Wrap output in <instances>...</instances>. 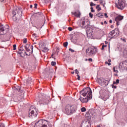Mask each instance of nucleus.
<instances>
[{
    "instance_id": "774afa93",
    "label": "nucleus",
    "mask_w": 127,
    "mask_h": 127,
    "mask_svg": "<svg viewBox=\"0 0 127 127\" xmlns=\"http://www.w3.org/2000/svg\"><path fill=\"white\" fill-rule=\"evenodd\" d=\"M86 127H90V126H89V125H87Z\"/></svg>"
},
{
    "instance_id": "4c0bfd02",
    "label": "nucleus",
    "mask_w": 127,
    "mask_h": 127,
    "mask_svg": "<svg viewBox=\"0 0 127 127\" xmlns=\"http://www.w3.org/2000/svg\"><path fill=\"white\" fill-rule=\"evenodd\" d=\"M105 47H107V45H103V46H102V50H104V49L105 48Z\"/></svg>"
},
{
    "instance_id": "864d4df0",
    "label": "nucleus",
    "mask_w": 127,
    "mask_h": 127,
    "mask_svg": "<svg viewBox=\"0 0 127 127\" xmlns=\"http://www.w3.org/2000/svg\"><path fill=\"white\" fill-rule=\"evenodd\" d=\"M108 62H109V63H111V62H112V60H111V59L108 60Z\"/></svg>"
},
{
    "instance_id": "3c124183",
    "label": "nucleus",
    "mask_w": 127,
    "mask_h": 127,
    "mask_svg": "<svg viewBox=\"0 0 127 127\" xmlns=\"http://www.w3.org/2000/svg\"><path fill=\"white\" fill-rule=\"evenodd\" d=\"M121 40L123 41L124 42H126V39H123V38H121Z\"/></svg>"
},
{
    "instance_id": "37998d69",
    "label": "nucleus",
    "mask_w": 127,
    "mask_h": 127,
    "mask_svg": "<svg viewBox=\"0 0 127 127\" xmlns=\"http://www.w3.org/2000/svg\"><path fill=\"white\" fill-rule=\"evenodd\" d=\"M49 1H50V0H45V2L46 3H48V2H49Z\"/></svg>"
},
{
    "instance_id": "ea45409f",
    "label": "nucleus",
    "mask_w": 127,
    "mask_h": 127,
    "mask_svg": "<svg viewBox=\"0 0 127 127\" xmlns=\"http://www.w3.org/2000/svg\"><path fill=\"white\" fill-rule=\"evenodd\" d=\"M76 76H77V77H78L77 80H79L80 79H81V76H80V75L79 74H77Z\"/></svg>"
},
{
    "instance_id": "052dcab7",
    "label": "nucleus",
    "mask_w": 127,
    "mask_h": 127,
    "mask_svg": "<svg viewBox=\"0 0 127 127\" xmlns=\"http://www.w3.org/2000/svg\"><path fill=\"white\" fill-rule=\"evenodd\" d=\"M30 8H32V5H30Z\"/></svg>"
},
{
    "instance_id": "5701e85b",
    "label": "nucleus",
    "mask_w": 127,
    "mask_h": 127,
    "mask_svg": "<svg viewBox=\"0 0 127 127\" xmlns=\"http://www.w3.org/2000/svg\"><path fill=\"white\" fill-rule=\"evenodd\" d=\"M52 76H53V72H51L49 73V75L48 76L49 79H51L52 78Z\"/></svg>"
},
{
    "instance_id": "f8f14e48",
    "label": "nucleus",
    "mask_w": 127,
    "mask_h": 127,
    "mask_svg": "<svg viewBox=\"0 0 127 127\" xmlns=\"http://www.w3.org/2000/svg\"><path fill=\"white\" fill-rule=\"evenodd\" d=\"M87 21H88V20H86L85 18L83 17L80 21V26L83 27V26L87 24Z\"/></svg>"
},
{
    "instance_id": "cd10ccee",
    "label": "nucleus",
    "mask_w": 127,
    "mask_h": 127,
    "mask_svg": "<svg viewBox=\"0 0 127 127\" xmlns=\"http://www.w3.org/2000/svg\"><path fill=\"white\" fill-rule=\"evenodd\" d=\"M71 41L72 42H73V43H74V44H76V43H77V39H71Z\"/></svg>"
},
{
    "instance_id": "a878e982",
    "label": "nucleus",
    "mask_w": 127,
    "mask_h": 127,
    "mask_svg": "<svg viewBox=\"0 0 127 127\" xmlns=\"http://www.w3.org/2000/svg\"><path fill=\"white\" fill-rule=\"evenodd\" d=\"M86 108L85 107H82L81 109V111L83 113L84 112H86Z\"/></svg>"
},
{
    "instance_id": "a211bd4d",
    "label": "nucleus",
    "mask_w": 127,
    "mask_h": 127,
    "mask_svg": "<svg viewBox=\"0 0 127 127\" xmlns=\"http://www.w3.org/2000/svg\"><path fill=\"white\" fill-rule=\"evenodd\" d=\"M113 71L114 72H115L116 74H118V73H119V70H118V66H114L113 67Z\"/></svg>"
},
{
    "instance_id": "2f4dec72",
    "label": "nucleus",
    "mask_w": 127,
    "mask_h": 127,
    "mask_svg": "<svg viewBox=\"0 0 127 127\" xmlns=\"http://www.w3.org/2000/svg\"><path fill=\"white\" fill-rule=\"evenodd\" d=\"M12 16H14V15H16V12L13 11L12 12Z\"/></svg>"
},
{
    "instance_id": "338daca9",
    "label": "nucleus",
    "mask_w": 127,
    "mask_h": 127,
    "mask_svg": "<svg viewBox=\"0 0 127 127\" xmlns=\"http://www.w3.org/2000/svg\"><path fill=\"white\" fill-rule=\"evenodd\" d=\"M97 127H101L100 125L97 126Z\"/></svg>"
},
{
    "instance_id": "dca6fc26",
    "label": "nucleus",
    "mask_w": 127,
    "mask_h": 127,
    "mask_svg": "<svg viewBox=\"0 0 127 127\" xmlns=\"http://www.w3.org/2000/svg\"><path fill=\"white\" fill-rule=\"evenodd\" d=\"M73 14H74L75 16H76V17H79L80 15H81V13L79 11H76Z\"/></svg>"
},
{
    "instance_id": "bf43d9fd",
    "label": "nucleus",
    "mask_w": 127,
    "mask_h": 127,
    "mask_svg": "<svg viewBox=\"0 0 127 127\" xmlns=\"http://www.w3.org/2000/svg\"><path fill=\"white\" fill-rule=\"evenodd\" d=\"M104 23H105V24H107V23H108V22H107V21H105Z\"/></svg>"
},
{
    "instance_id": "ddd939ff",
    "label": "nucleus",
    "mask_w": 127,
    "mask_h": 127,
    "mask_svg": "<svg viewBox=\"0 0 127 127\" xmlns=\"http://www.w3.org/2000/svg\"><path fill=\"white\" fill-rule=\"evenodd\" d=\"M4 32V27L3 25L0 24V35H3Z\"/></svg>"
},
{
    "instance_id": "9b49d317",
    "label": "nucleus",
    "mask_w": 127,
    "mask_h": 127,
    "mask_svg": "<svg viewBox=\"0 0 127 127\" xmlns=\"http://www.w3.org/2000/svg\"><path fill=\"white\" fill-rule=\"evenodd\" d=\"M124 19V16H118L115 18V21L117 22V25H120V23L119 21H121V20H123Z\"/></svg>"
},
{
    "instance_id": "4468645a",
    "label": "nucleus",
    "mask_w": 127,
    "mask_h": 127,
    "mask_svg": "<svg viewBox=\"0 0 127 127\" xmlns=\"http://www.w3.org/2000/svg\"><path fill=\"white\" fill-rule=\"evenodd\" d=\"M102 97V99L103 101H107L108 99H109V96L107 95V93H105L104 95H103Z\"/></svg>"
},
{
    "instance_id": "c756f323",
    "label": "nucleus",
    "mask_w": 127,
    "mask_h": 127,
    "mask_svg": "<svg viewBox=\"0 0 127 127\" xmlns=\"http://www.w3.org/2000/svg\"><path fill=\"white\" fill-rule=\"evenodd\" d=\"M64 47H67V46H68L67 42L64 43Z\"/></svg>"
},
{
    "instance_id": "13d9d810",
    "label": "nucleus",
    "mask_w": 127,
    "mask_h": 127,
    "mask_svg": "<svg viewBox=\"0 0 127 127\" xmlns=\"http://www.w3.org/2000/svg\"><path fill=\"white\" fill-rule=\"evenodd\" d=\"M109 22H110V23H112V22H113V20H109Z\"/></svg>"
},
{
    "instance_id": "6e6d98bb",
    "label": "nucleus",
    "mask_w": 127,
    "mask_h": 127,
    "mask_svg": "<svg viewBox=\"0 0 127 127\" xmlns=\"http://www.w3.org/2000/svg\"><path fill=\"white\" fill-rule=\"evenodd\" d=\"M26 50L27 52H29V51H30V50H29V49H27Z\"/></svg>"
},
{
    "instance_id": "6ab92c4d",
    "label": "nucleus",
    "mask_w": 127,
    "mask_h": 127,
    "mask_svg": "<svg viewBox=\"0 0 127 127\" xmlns=\"http://www.w3.org/2000/svg\"><path fill=\"white\" fill-rule=\"evenodd\" d=\"M100 3L102 5H103V7H105V6H106V2H105L104 0H101Z\"/></svg>"
},
{
    "instance_id": "f704fd0d",
    "label": "nucleus",
    "mask_w": 127,
    "mask_h": 127,
    "mask_svg": "<svg viewBox=\"0 0 127 127\" xmlns=\"http://www.w3.org/2000/svg\"><path fill=\"white\" fill-rule=\"evenodd\" d=\"M95 5H96V4L93 3V2H91L90 6H95Z\"/></svg>"
},
{
    "instance_id": "603ef678",
    "label": "nucleus",
    "mask_w": 127,
    "mask_h": 127,
    "mask_svg": "<svg viewBox=\"0 0 127 127\" xmlns=\"http://www.w3.org/2000/svg\"><path fill=\"white\" fill-rule=\"evenodd\" d=\"M68 30H69V31H72V28H71V27H68Z\"/></svg>"
},
{
    "instance_id": "69168bd1",
    "label": "nucleus",
    "mask_w": 127,
    "mask_h": 127,
    "mask_svg": "<svg viewBox=\"0 0 127 127\" xmlns=\"http://www.w3.org/2000/svg\"><path fill=\"white\" fill-rule=\"evenodd\" d=\"M114 75H115V76H118V74H114Z\"/></svg>"
},
{
    "instance_id": "7ed1b4c3",
    "label": "nucleus",
    "mask_w": 127,
    "mask_h": 127,
    "mask_svg": "<svg viewBox=\"0 0 127 127\" xmlns=\"http://www.w3.org/2000/svg\"><path fill=\"white\" fill-rule=\"evenodd\" d=\"M37 115H38V111L36 108L33 106H32L29 110V117L32 118H36Z\"/></svg>"
},
{
    "instance_id": "72a5a7b5",
    "label": "nucleus",
    "mask_w": 127,
    "mask_h": 127,
    "mask_svg": "<svg viewBox=\"0 0 127 127\" xmlns=\"http://www.w3.org/2000/svg\"><path fill=\"white\" fill-rule=\"evenodd\" d=\"M23 41V43L25 44L27 42V39H26V38H24Z\"/></svg>"
},
{
    "instance_id": "79ce46f5",
    "label": "nucleus",
    "mask_w": 127,
    "mask_h": 127,
    "mask_svg": "<svg viewBox=\"0 0 127 127\" xmlns=\"http://www.w3.org/2000/svg\"><path fill=\"white\" fill-rule=\"evenodd\" d=\"M69 50L70 51H71V52H72V53L75 52V51H74V50H73V49H71V48L69 49Z\"/></svg>"
},
{
    "instance_id": "a19ab883",
    "label": "nucleus",
    "mask_w": 127,
    "mask_h": 127,
    "mask_svg": "<svg viewBox=\"0 0 127 127\" xmlns=\"http://www.w3.org/2000/svg\"><path fill=\"white\" fill-rule=\"evenodd\" d=\"M114 84H113L112 85V88H113V89H117V86L114 85Z\"/></svg>"
},
{
    "instance_id": "393cba45",
    "label": "nucleus",
    "mask_w": 127,
    "mask_h": 127,
    "mask_svg": "<svg viewBox=\"0 0 127 127\" xmlns=\"http://www.w3.org/2000/svg\"><path fill=\"white\" fill-rule=\"evenodd\" d=\"M109 82H110V81H109L107 80H105V82L103 83L105 86H108V85H109Z\"/></svg>"
},
{
    "instance_id": "1a4fd4ad",
    "label": "nucleus",
    "mask_w": 127,
    "mask_h": 127,
    "mask_svg": "<svg viewBox=\"0 0 127 127\" xmlns=\"http://www.w3.org/2000/svg\"><path fill=\"white\" fill-rule=\"evenodd\" d=\"M109 36L111 37V38H116L117 36H119V33L116 34L115 31L113 30L110 32Z\"/></svg>"
},
{
    "instance_id": "b1692460",
    "label": "nucleus",
    "mask_w": 127,
    "mask_h": 127,
    "mask_svg": "<svg viewBox=\"0 0 127 127\" xmlns=\"http://www.w3.org/2000/svg\"><path fill=\"white\" fill-rule=\"evenodd\" d=\"M120 83V80L117 79L116 81H113V84H115V85H118Z\"/></svg>"
},
{
    "instance_id": "de8ad7c7",
    "label": "nucleus",
    "mask_w": 127,
    "mask_h": 127,
    "mask_svg": "<svg viewBox=\"0 0 127 127\" xmlns=\"http://www.w3.org/2000/svg\"><path fill=\"white\" fill-rule=\"evenodd\" d=\"M75 72L76 74H78L79 73V71H78V69H76L75 70Z\"/></svg>"
},
{
    "instance_id": "412c9836",
    "label": "nucleus",
    "mask_w": 127,
    "mask_h": 127,
    "mask_svg": "<svg viewBox=\"0 0 127 127\" xmlns=\"http://www.w3.org/2000/svg\"><path fill=\"white\" fill-rule=\"evenodd\" d=\"M49 50V49H48L47 47H44L43 49V51H44V52H47Z\"/></svg>"
},
{
    "instance_id": "423d86ee",
    "label": "nucleus",
    "mask_w": 127,
    "mask_h": 127,
    "mask_svg": "<svg viewBox=\"0 0 127 127\" xmlns=\"http://www.w3.org/2000/svg\"><path fill=\"white\" fill-rule=\"evenodd\" d=\"M17 12V17L16 15L12 16V19L14 21H16L17 18H21L22 14V9L20 7L17 8V10L16 11Z\"/></svg>"
},
{
    "instance_id": "c85d7f7f",
    "label": "nucleus",
    "mask_w": 127,
    "mask_h": 127,
    "mask_svg": "<svg viewBox=\"0 0 127 127\" xmlns=\"http://www.w3.org/2000/svg\"><path fill=\"white\" fill-rule=\"evenodd\" d=\"M96 8L97 9H98V10L99 11V10H101V7H100V5H97L96 6Z\"/></svg>"
},
{
    "instance_id": "0eeeda50",
    "label": "nucleus",
    "mask_w": 127,
    "mask_h": 127,
    "mask_svg": "<svg viewBox=\"0 0 127 127\" xmlns=\"http://www.w3.org/2000/svg\"><path fill=\"white\" fill-rule=\"evenodd\" d=\"M118 68L121 72L124 70H127V61L120 63Z\"/></svg>"
},
{
    "instance_id": "a18cd8bd",
    "label": "nucleus",
    "mask_w": 127,
    "mask_h": 127,
    "mask_svg": "<svg viewBox=\"0 0 127 127\" xmlns=\"http://www.w3.org/2000/svg\"><path fill=\"white\" fill-rule=\"evenodd\" d=\"M33 37L34 38H36V34H33Z\"/></svg>"
},
{
    "instance_id": "09e8293b",
    "label": "nucleus",
    "mask_w": 127,
    "mask_h": 127,
    "mask_svg": "<svg viewBox=\"0 0 127 127\" xmlns=\"http://www.w3.org/2000/svg\"><path fill=\"white\" fill-rule=\"evenodd\" d=\"M93 59L92 58H90L88 59V61H89V62H92Z\"/></svg>"
},
{
    "instance_id": "9d476101",
    "label": "nucleus",
    "mask_w": 127,
    "mask_h": 127,
    "mask_svg": "<svg viewBox=\"0 0 127 127\" xmlns=\"http://www.w3.org/2000/svg\"><path fill=\"white\" fill-rule=\"evenodd\" d=\"M86 34L88 37H90L91 35H93V31L90 28L89 26H88L87 28H86Z\"/></svg>"
},
{
    "instance_id": "c9c22d12",
    "label": "nucleus",
    "mask_w": 127,
    "mask_h": 127,
    "mask_svg": "<svg viewBox=\"0 0 127 127\" xmlns=\"http://www.w3.org/2000/svg\"><path fill=\"white\" fill-rule=\"evenodd\" d=\"M13 50H16V45L14 44L13 46Z\"/></svg>"
},
{
    "instance_id": "4d7b16f0",
    "label": "nucleus",
    "mask_w": 127,
    "mask_h": 127,
    "mask_svg": "<svg viewBox=\"0 0 127 127\" xmlns=\"http://www.w3.org/2000/svg\"><path fill=\"white\" fill-rule=\"evenodd\" d=\"M28 48H27V46H25V50H26V49H28Z\"/></svg>"
},
{
    "instance_id": "f3484780",
    "label": "nucleus",
    "mask_w": 127,
    "mask_h": 127,
    "mask_svg": "<svg viewBox=\"0 0 127 127\" xmlns=\"http://www.w3.org/2000/svg\"><path fill=\"white\" fill-rule=\"evenodd\" d=\"M14 90L16 91H18V92H21V90H20V86H16L14 87Z\"/></svg>"
},
{
    "instance_id": "8fccbe9b",
    "label": "nucleus",
    "mask_w": 127,
    "mask_h": 127,
    "mask_svg": "<svg viewBox=\"0 0 127 127\" xmlns=\"http://www.w3.org/2000/svg\"><path fill=\"white\" fill-rule=\"evenodd\" d=\"M34 8H37V3H35L34 4Z\"/></svg>"
},
{
    "instance_id": "aec40b11",
    "label": "nucleus",
    "mask_w": 127,
    "mask_h": 127,
    "mask_svg": "<svg viewBox=\"0 0 127 127\" xmlns=\"http://www.w3.org/2000/svg\"><path fill=\"white\" fill-rule=\"evenodd\" d=\"M31 80H32L31 77H29L28 79L27 80V83L28 84H31V83H32V81Z\"/></svg>"
},
{
    "instance_id": "c03bdc74",
    "label": "nucleus",
    "mask_w": 127,
    "mask_h": 127,
    "mask_svg": "<svg viewBox=\"0 0 127 127\" xmlns=\"http://www.w3.org/2000/svg\"><path fill=\"white\" fill-rule=\"evenodd\" d=\"M104 15L106 17V18H108L109 17V16H108V14H107V13H105Z\"/></svg>"
},
{
    "instance_id": "680f3d73",
    "label": "nucleus",
    "mask_w": 127,
    "mask_h": 127,
    "mask_svg": "<svg viewBox=\"0 0 127 127\" xmlns=\"http://www.w3.org/2000/svg\"><path fill=\"white\" fill-rule=\"evenodd\" d=\"M111 28H114V26L113 25L111 26Z\"/></svg>"
},
{
    "instance_id": "473e14b6",
    "label": "nucleus",
    "mask_w": 127,
    "mask_h": 127,
    "mask_svg": "<svg viewBox=\"0 0 127 127\" xmlns=\"http://www.w3.org/2000/svg\"><path fill=\"white\" fill-rule=\"evenodd\" d=\"M89 15L91 18H93V16H94V14H92V13L90 12Z\"/></svg>"
},
{
    "instance_id": "f03ea898",
    "label": "nucleus",
    "mask_w": 127,
    "mask_h": 127,
    "mask_svg": "<svg viewBox=\"0 0 127 127\" xmlns=\"http://www.w3.org/2000/svg\"><path fill=\"white\" fill-rule=\"evenodd\" d=\"M76 111V108H75V106L74 105H66L64 109V113L66 114V115H72V114H74Z\"/></svg>"
},
{
    "instance_id": "0e129e2a",
    "label": "nucleus",
    "mask_w": 127,
    "mask_h": 127,
    "mask_svg": "<svg viewBox=\"0 0 127 127\" xmlns=\"http://www.w3.org/2000/svg\"><path fill=\"white\" fill-rule=\"evenodd\" d=\"M74 73H75L74 71L71 72V74H74Z\"/></svg>"
},
{
    "instance_id": "4be33fe9",
    "label": "nucleus",
    "mask_w": 127,
    "mask_h": 127,
    "mask_svg": "<svg viewBox=\"0 0 127 127\" xmlns=\"http://www.w3.org/2000/svg\"><path fill=\"white\" fill-rule=\"evenodd\" d=\"M97 16H98V17H100L101 18H102V17H103L104 16L103 14H102L101 13H99L98 14H97Z\"/></svg>"
},
{
    "instance_id": "bb28decb",
    "label": "nucleus",
    "mask_w": 127,
    "mask_h": 127,
    "mask_svg": "<svg viewBox=\"0 0 127 127\" xmlns=\"http://www.w3.org/2000/svg\"><path fill=\"white\" fill-rule=\"evenodd\" d=\"M114 31H115L116 34H118L119 33V28H117L115 29V30H113Z\"/></svg>"
},
{
    "instance_id": "7c9ffc66",
    "label": "nucleus",
    "mask_w": 127,
    "mask_h": 127,
    "mask_svg": "<svg viewBox=\"0 0 127 127\" xmlns=\"http://www.w3.org/2000/svg\"><path fill=\"white\" fill-rule=\"evenodd\" d=\"M51 65H52V66H55V65H56V62H51Z\"/></svg>"
},
{
    "instance_id": "5fc2aeb1",
    "label": "nucleus",
    "mask_w": 127,
    "mask_h": 127,
    "mask_svg": "<svg viewBox=\"0 0 127 127\" xmlns=\"http://www.w3.org/2000/svg\"><path fill=\"white\" fill-rule=\"evenodd\" d=\"M26 50L27 52H29V51H30V50H29V49H27Z\"/></svg>"
},
{
    "instance_id": "20e7f679",
    "label": "nucleus",
    "mask_w": 127,
    "mask_h": 127,
    "mask_svg": "<svg viewBox=\"0 0 127 127\" xmlns=\"http://www.w3.org/2000/svg\"><path fill=\"white\" fill-rule=\"evenodd\" d=\"M115 4L116 7H117V8L119 9H121V10H123V9H124V8L127 6V3H126V2L123 0H118V2H116Z\"/></svg>"
},
{
    "instance_id": "49530a36",
    "label": "nucleus",
    "mask_w": 127,
    "mask_h": 127,
    "mask_svg": "<svg viewBox=\"0 0 127 127\" xmlns=\"http://www.w3.org/2000/svg\"><path fill=\"white\" fill-rule=\"evenodd\" d=\"M0 127H4V124H1L0 125Z\"/></svg>"
},
{
    "instance_id": "39448f33",
    "label": "nucleus",
    "mask_w": 127,
    "mask_h": 127,
    "mask_svg": "<svg viewBox=\"0 0 127 127\" xmlns=\"http://www.w3.org/2000/svg\"><path fill=\"white\" fill-rule=\"evenodd\" d=\"M97 51H98V50L95 48H89L86 49V53L88 56H94V55L97 53Z\"/></svg>"
},
{
    "instance_id": "2eb2a0df",
    "label": "nucleus",
    "mask_w": 127,
    "mask_h": 127,
    "mask_svg": "<svg viewBox=\"0 0 127 127\" xmlns=\"http://www.w3.org/2000/svg\"><path fill=\"white\" fill-rule=\"evenodd\" d=\"M105 81L106 79L102 77L99 78L98 80V82L99 83V84H102V83L105 82Z\"/></svg>"
},
{
    "instance_id": "f257e3e1",
    "label": "nucleus",
    "mask_w": 127,
    "mask_h": 127,
    "mask_svg": "<svg viewBox=\"0 0 127 127\" xmlns=\"http://www.w3.org/2000/svg\"><path fill=\"white\" fill-rule=\"evenodd\" d=\"M80 98L82 103H88L89 100L93 98L92 90L90 87H86L80 91Z\"/></svg>"
},
{
    "instance_id": "58836bf2",
    "label": "nucleus",
    "mask_w": 127,
    "mask_h": 127,
    "mask_svg": "<svg viewBox=\"0 0 127 127\" xmlns=\"http://www.w3.org/2000/svg\"><path fill=\"white\" fill-rule=\"evenodd\" d=\"M105 64H108V66H111V63H108V62H106Z\"/></svg>"
},
{
    "instance_id": "6e6552de",
    "label": "nucleus",
    "mask_w": 127,
    "mask_h": 127,
    "mask_svg": "<svg viewBox=\"0 0 127 127\" xmlns=\"http://www.w3.org/2000/svg\"><path fill=\"white\" fill-rule=\"evenodd\" d=\"M34 127H47V125H45V121L41 120L35 124Z\"/></svg>"
},
{
    "instance_id": "e2e57ef3",
    "label": "nucleus",
    "mask_w": 127,
    "mask_h": 127,
    "mask_svg": "<svg viewBox=\"0 0 127 127\" xmlns=\"http://www.w3.org/2000/svg\"><path fill=\"white\" fill-rule=\"evenodd\" d=\"M0 1H1V2H3V1H4V0H0Z\"/></svg>"
},
{
    "instance_id": "e433bc0d",
    "label": "nucleus",
    "mask_w": 127,
    "mask_h": 127,
    "mask_svg": "<svg viewBox=\"0 0 127 127\" xmlns=\"http://www.w3.org/2000/svg\"><path fill=\"white\" fill-rule=\"evenodd\" d=\"M90 9H91V12H95V10H94V8L93 7H91Z\"/></svg>"
}]
</instances>
